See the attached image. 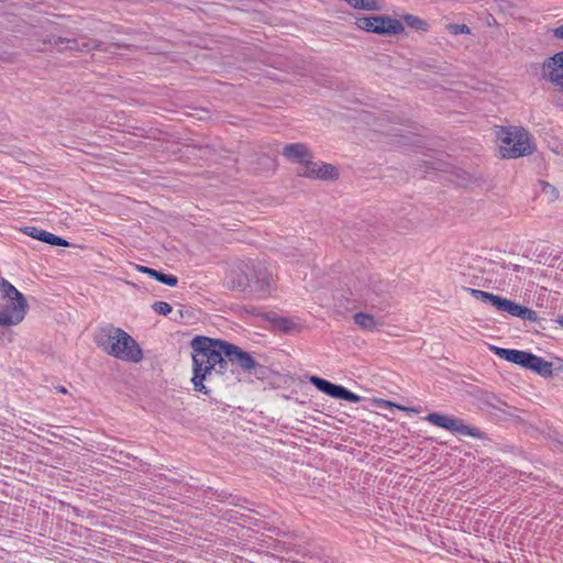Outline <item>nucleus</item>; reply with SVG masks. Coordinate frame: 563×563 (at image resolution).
<instances>
[{
	"mask_svg": "<svg viewBox=\"0 0 563 563\" xmlns=\"http://www.w3.org/2000/svg\"><path fill=\"white\" fill-rule=\"evenodd\" d=\"M432 424L449 430L453 433L461 435H470L473 438H481L482 433L477 428L466 426L463 420L453 418L446 415L432 412L426 418Z\"/></svg>",
	"mask_w": 563,
	"mask_h": 563,
	"instance_id": "nucleus-7",
	"label": "nucleus"
},
{
	"mask_svg": "<svg viewBox=\"0 0 563 563\" xmlns=\"http://www.w3.org/2000/svg\"><path fill=\"white\" fill-rule=\"evenodd\" d=\"M556 322H558L561 327H563V318H562V317H560L559 319H556Z\"/></svg>",
	"mask_w": 563,
	"mask_h": 563,
	"instance_id": "nucleus-37",
	"label": "nucleus"
},
{
	"mask_svg": "<svg viewBox=\"0 0 563 563\" xmlns=\"http://www.w3.org/2000/svg\"><path fill=\"white\" fill-rule=\"evenodd\" d=\"M273 285V273H271L264 265L254 263V273L252 280V287H254V290L266 294L269 292Z\"/></svg>",
	"mask_w": 563,
	"mask_h": 563,
	"instance_id": "nucleus-14",
	"label": "nucleus"
},
{
	"mask_svg": "<svg viewBox=\"0 0 563 563\" xmlns=\"http://www.w3.org/2000/svg\"><path fill=\"white\" fill-rule=\"evenodd\" d=\"M543 78L550 82H560L563 79V51L548 57L542 65Z\"/></svg>",
	"mask_w": 563,
	"mask_h": 563,
	"instance_id": "nucleus-12",
	"label": "nucleus"
},
{
	"mask_svg": "<svg viewBox=\"0 0 563 563\" xmlns=\"http://www.w3.org/2000/svg\"><path fill=\"white\" fill-rule=\"evenodd\" d=\"M91 49H103L102 43L98 40H86L81 43H79V46L77 47V51H91Z\"/></svg>",
	"mask_w": 563,
	"mask_h": 563,
	"instance_id": "nucleus-26",
	"label": "nucleus"
},
{
	"mask_svg": "<svg viewBox=\"0 0 563 563\" xmlns=\"http://www.w3.org/2000/svg\"><path fill=\"white\" fill-rule=\"evenodd\" d=\"M353 321L362 330L375 331L383 325V322L378 321L373 314L367 312H357L353 316Z\"/></svg>",
	"mask_w": 563,
	"mask_h": 563,
	"instance_id": "nucleus-15",
	"label": "nucleus"
},
{
	"mask_svg": "<svg viewBox=\"0 0 563 563\" xmlns=\"http://www.w3.org/2000/svg\"><path fill=\"white\" fill-rule=\"evenodd\" d=\"M552 84L556 87L558 91L563 93V79H561L560 82H552Z\"/></svg>",
	"mask_w": 563,
	"mask_h": 563,
	"instance_id": "nucleus-34",
	"label": "nucleus"
},
{
	"mask_svg": "<svg viewBox=\"0 0 563 563\" xmlns=\"http://www.w3.org/2000/svg\"><path fill=\"white\" fill-rule=\"evenodd\" d=\"M45 230H42V229H37L35 227H24L22 229V232L25 233L26 235L33 238V239H36L40 241L41 239V233H44Z\"/></svg>",
	"mask_w": 563,
	"mask_h": 563,
	"instance_id": "nucleus-30",
	"label": "nucleus"
},
{
	"mask_svg": "<svg viewBox=\"0 0 563 563\" xmlns=\"http://www.w3.org/2000/svg\"><path fill=\"white\" fill-rule=\"evenodd\" d=\"M533 371L534 373L539 374L542 377H552L553 375V364L552 362H548L544 358L534 355L531 358L529 368Z\"/></svg>",
	"mask_w": 563,
	"mask_h": 563,
	"instance_id": "nucleus-16",
	"label": "nucleus"
},
{
	"mask_svg": "<svg viewBox=\"0 0 563 563\" xmlns=\"http://www.w3.org/2000/svg\"><path fill=\"white\" fill-rule=\"evenodd\" d=\"M512 269H514V272L519 273L522 269V267L515 264V265H512Z\"/></svg>",
	"mask_w": 563,
	"mask_h": 563,
	"instance_id": "nucleus-36",
	"label": "nucleus"
},
{
	"mask_svg": "<svg viewBox=\"0 0 563 563\" xmlns=\"http://www.w3.org/2000/svg\"><path fill=\"white\" fill-rule=\"evenodd\" d=\"M272 324L275 330H278L283 333H291L298 329V325L291 319L283 317L274 318L272 320Z\"/></svg>",
	"mask_w": 563,
	"mask_h": 563,
	"instance_id": "nucleus-20",
	"label": "nucleus"
},
{
	"mask_svg": "<svg viewBox=\"0 0 563 563\" xmlns=\"http://www.w3.org/2000/svg\"><path fill=\"white\" fill-rule=\"evenodd\" d=\"M351 295L365 307L384 310L389 294V283L376 274H362L350 283Z\"/></svg>",
	"mask_w": 563,
	"mask_h": 563,
	"instance_id": "nucleus-3",
	"label": "nucleus"
},
{
	"mask_svg": "<svg viewBox=\"0 0 563 563\" xmlns=\"http://www.w3.org/2000/svg\"><path fill=\"white\" fill-rule=\"evenodd\" d=\"M0 290L7 300H26L23 294L4 278L0 282Z\"/></svg>",
	"mask_w": 563,
	"mask_h": 563,
	"instance_id": "nucleus-19",
	"label": "nucleus"
},
{
	"mask_svg": "<svg viewBox=\"0 0 563 563\" xmlns=\"http://www.w3.org/2000/svg\"><path fill=\"white\" fill-rule=\"evenodd\" d=\"M503 158H518L533 152L528 131L517 126H501L497 133Z\"/></svg>",
	"mask_w": 563,
	"mask_h": 563,
	"instance_id": "nucleus-4",
	"label": "nucleus"
},
{
	"mask_svg": "<svg viewBox=\"0 0 563 563\" xmlns=\"http://www.w3.org/2000/svg\"><path fill=\"white\" fill-rule=\"evenodd\" d=\"M471 294L478 300L489 302L493 307L496 306V300H498L499 296L478 290V289H470Z\"/></svg>",
	"mask_w": 563,
	"mask_h": 563,
	"instance_id": "nucleus-24",
	"label": "nucleus"
},
{
	"mask_svg": "<svg viewBox=\"0 0 563 563\" xmlns=\"http://www.w3.org/2000/svg\"><path fill=\"white\" fill-rule=\"evenodd\" d=\"M553 36L558 40H563V24L553 29Z\"/></svg>",
	"mask_w": 563,
	"mask_h": 563,
	"instance_id": "nucleus-33",
	"label": "nucleus"
},
{
	"mask_svg": "<svg viewBox=\"0 0 563 563\" xmlns=\"http://www.w3.org/2000/svg\"><path fill=\"white\" fill-rule=\"evenodd\" d=\"M309 382L320 391L323 394L335 398V399H343L347 400L350 402H360L362 400V397L352 393L351 390L346 389L345 387L341 385L333 384L324 378H321L319 376H310Z\"/></svg>",
	"mask_w": 563,
	"mask_h": 563,
	"instance_id": "nucleus-8",
	"label": "nucleus"
},
{
	"mask_svg": "<svg viewBox=\"0 0 563 563\" xmlns=\"http://www.w3.org/2000/svg\"><path fill=\"white\" fill-rule=\"evenodd\" d=\"M56 389L62 393V394H66L67 393V389L64 387V386H58L56 387Z\"/></svg>",
	"mask_w": 563,
	"mask_h": 563,
	"instance_id": "nucleus-35",
	"label": "nucleus"
},
{
	"mask_svg": "<svg viewBox=\"0 0 563 563\" xmlns=\"http://www.w3.org/2000/svg\"><path fill=\"white\" fill-rule=\"evenodd\" d=\"M29 309L26 300H7L0 308V325H16L24 319Z\"/></svg>",
	"mask_w": 563,
	"mask_h": 563,
	"instance_id": "nucleus-9",
	"label": "nucleus"
},
{
	"mask_svg": "<svg viewBox=\"0 0 563 563\" xmlns=\"http://www.w3.org/2000/svg\"><path fill=\"white\" fill-rule=\"evenodd\" d=\"M152 308L156 313L164 316L168 314L173 310L172 306L166 301H155L152 305Z\"/></svg>",
	"mask_w": 563,
	"mask_h": 563,
	"instance_id": "nucleus-28",
	"label": "nucleus"
},
{
	"mask_svg": "<svg viewBox=\"0 0 563 563\" xmlns=\"http://www.w3.org/2000/svg\"><path fill=\"white\" fill-rule=\"evenodd\" d=\"M490 350L494 351L496 355H498L500 358H504L510 363L517 364L522 366L523 368H529L531 358L533 356V353L520 351V350H512V349H504L498 346H490Z\"/></svg>",
	"mask_w": 563,
	"mask_h": 563,
	"instance_id": "nucleus-13",
	"label": "nucleus"
},
{
	"mask_svg": "<svg viewBox=\"0 0 563 563\" xmlns=\"http://www.w3.org/2000/svg\"><path fill=\"white\" fill-rule=\"evenodd\" d=\"M190 347L194 389L207 396L211 394L210 385L213 384L214 376L225 372L228 362L247 372L257 365L249 352L224 340L196 335L190 341Z\"/></svg>",
	"mask_w": 563,
	"mask_h": 563,
	"instance_id": "nucleus-1",
	"label": "nucleus"
},
{
	"mask_svg": "<svg viewBox=\"0 0 563 563\" xmlns=\"http://www.w3.org/2000/svg\"><path fill=\"white\" fill-rule=\"evenodd\" d=\"M404 21L406 22V24L409 27L415 29V30L427 31V29H428V23L417 15L405 14Z\"/></svg>",
	"mask_w": 563,
	"mask_h": 563,
	"instance_id": "nucleus-22",
	"label": "nucleus"
},
{
	"mask_svg": "<svg viewBox=\"0 0 563 563\" xmlns=\"http://www.w3.org/2000/svg\"><path fill=\"white\" fill-rule=\"evenodd\" d=\"M47 42L49 44L58 47L59 49H62L60 45L64 44V43H67L68 44L67 47L70 48V49H77V47L79 46V42L76 38H65V37L54 36V35L49 36Z\"/></svg>",
	"mask_w": 563,
	"mask_h": 563,
	"instance_id": "nucleus-23",
	"label": "nucleus"
},
{
	"mask_svg": "<svg viewBox=\"0 0 563 563\" xmlns=\"http://www.w3.org/2000/svg\"><path fill=\"white\" fill-rule=\"evenodd\" d=\"M542 191L549 195L552 199H556L559 197V190L549 183H543Z\"/></svg>",
	"mask_w": 563,
	"mask_h": 563,
	"instance_id": "nucleus-31",
	"label": "nucleus"
},
{
	"mask_svg": "<svg viewBox=\"0 0 563 563\" xmlns=\"http://www.w3.org/2000/svg\"><path fill=\"white\" fill-rule=\"evenodd\" d=\"M355 25L365 32L378 35H398L404 32L402 23L389 15H372L357 18Z\"/></svg>",
	"mask_w": 563,
	"mask_h": 563,
	"instance_id": "nucleus-5",
	"label": "nucleus"
},
{
	"mask_svg": "<svg viewBox=\"0 0 563 563\" xmlns=\"http://www.w3.org/2000/svg\"><path fill=\"white\" fill-rule=\"evenodd\" d=\"M136 269L141 273H144V274H147L148 276L153 277L154 278V275H155V271L154 268H151V267H147V266H143V265H136Z\"/></svg>",
	"mask_w": 563,
	"mask_h": 563,
	"instance_id": "nucleus-32",
	"label": "nucleus"
},
{
	"mask_svg": "<svg viewBox=\"0 0 563 563\" xmlns=\"http://www.w3.org/2000/svg\"><path fill=\"white\" fill-rule=\"evenodd\" d=\"M95 342L107 354L131 363L143 360V351L139 343L124 330L114 327L100 329L95 335Z\"/></svg>",
	"mask_w": 563,
	"mask_h": 563,
	"instance_id": "nucleus-2",
	"label": "nucleus"
},
{
	"mask_svg": "<svg viewBox=\"0 0 563 563\" xmlns=\"http://www.w3.org/2000/svg\"><path fill=\"white\" fill-rule=\"evenodd\" d=\"M298 175L310 179L336 180L339 178V170L332 164L314 162L312 159L302 172H298Z\"/></svg>",
	"mask_w": 563,
	"mask_h": 563,
	"instance_id": "nucleus-10",
	"label": "nucleus"
},
{
	"mask_svg": "<svg viewBox=\"0 0 563 563\" xmlns=\"http://www.w3.org/2000/svg\"><path fill=\"white\" fill-rule=\"evenodd\" d=\"M450 33L457 35V34H468L470 27L465 24H450L449 25Z\"/></svg>",
	"mask_w": 563,
	"mask_h": 563,
	"instance_id": "nucleus-29",
	"label": "nucleus"
},
{
	"mask_svg": "<svg viewBox=\"0 0 563 563\" xmlns=\"http://www.w3.org/2000/svg\"><path fill=\"white\" fill-rule=\"evenodd\" d=\"M282 155L290 163L303 165V168L313 159V154L306 143L286 144Z\"/></svg>",
	"mask_w": 563,
	"mask_h": 563,
	"instance_id": "nucleus-11",
	"label": "nucleus"
},
{
	"mask_svg": "<svg viewBox=\"0 0 563 563\" xmlns=\"http://www.w3.org/2000/svg\"><path fill=\"white\" fill-rule=\"evenodd\" d=\"M347 4H350L354 9L365 10V11H380L383 10V4L380 0H344Z\"/></svg>",
	"mask_w": 563,
	"mask_h": 563,
	"instance_id": "nucleus-18",
	"label": "nucleus"
},
{
	"mask_svg": "<svg viewBox=\"0 0 563 563\" xmlns=\"http://www.w3.org/2000/svg\"><path fill=\"white\" fill-rule=\"evenodd\" d=\"M521 305L512 301V300H509L507 298H504V297H500L498 298V300H496V310L498 311H501V312H507L509 313L510 316L512 317H517L518 313H520L521 311Z\"/></svg>",
	"mask_w": 563,
	"mask_h": 563,
	"instance_id": "nucleus-17",
	"label": "nucleus"
},
{
	"mask_svg": "<svg viewBox=\"0 0 563 563\" xmlns=\"http://www.w3.org/2000/svg\"><path fill=\"white\" fill-rule=\"evenodd\" d=\"M386 404H387L388 406H395V405H394L393 402H390V401H386Z\"/></svg>",
	"mask_w": 563,
	"mask_h": 563,
	"instance_id": "nucleus-38",
	"label": "nucleus"
},
{
	"mask_svg": "<svg viewBox=\"0 0 563 563\" xmlns=\"http://www.w3.org/2000/svg\"><path fill=\"white\" fill-rule=\"evenodd\" d=\"M40 241L45 242L47 244H51L53 246H69V242L65 239L57 236L51 232L44 231V233H41Z\"/></svg>",
	"mask_w": 563,
	"mask_h": 563,
	"instance_id": "nucleus-21",
	"label": "nucleus"
},
{
	"mask_svg": "<svg viewBox=\"0 0 563 563\" xmlns=\"http://www.w3.org/2000/svg\"><path fill=\"white\" fill-rule=\"evenodd\" d=\"M154 279L170 287L178 284V278L175 275H168L159 271H155Z\"/></svg>",
	"mask_w": 563,
	"mask_h": 563,
	"instance_id": "nucleus-25",
	"label": "nucleus"
},
{
	"mask_svg": "<svg viewBox=\"0 0 563 563\" xmlns=\"http://www.w3.org/2000/svg\"><path fill=\"white\" fill-rule=\"evenodd\" d=\"M520 311L521 312L518 313L517 317L522 319V320H528V321H531V322H536V321L539 320L538 313L534 310H532V309H530L528 307L522 306Z\"/></svg>",
	"mask_w": 563,
	"mask_h": 563,
	"instance_id": "nucleus-27",
	"label": "nucleus"
},
{
	"mask_svg": "<svg viewBox=\"0 0 563 563\" xmlns=\"http://www.w3.org/2000/svg\"><path fill=\"white\" fill-rule=\"evenodd\" d=\"M254 262H238L227 274L228 287L232 290L244 291L252 287Z\"/></svg>",
	"mask_w": 563,
	"mask_h": 563,
	"instance_id": "nucleus-6",
	"label": "nucleus"
}]
</instances>
